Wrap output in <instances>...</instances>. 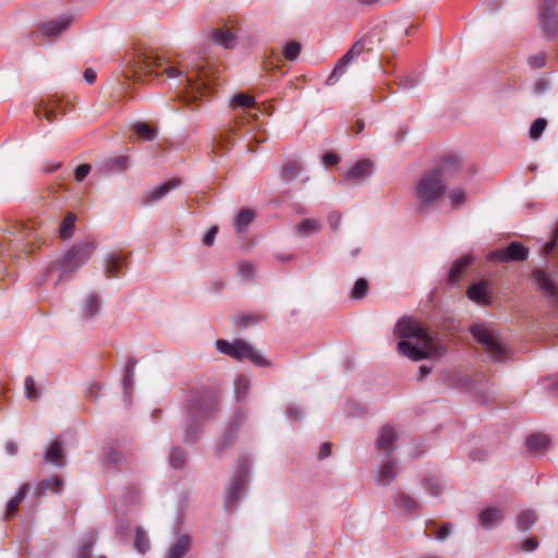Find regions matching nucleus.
Here are the masks:
<instances>
[{
	"label": "nucleus",
	"instance_id": "79ce46f5",
	"mask_svg": "<svg viewBox=\"0 0 558 558\" xmlns=\"http://www.w3.org/2000/svg\"><path fill=\"white\" fill-rule=\"evenodd\" d=\"M24 392L25 397L29 401H36L39 399V391L36 388L35 380L32 376H27L24 380Z\"/></svg>",
	"mask_w": 558,
	"mask_h": 558
},
{
	"label": "nucleus",
	"instance_id": "7ed1b4c3",
	"mask_svg": "<svg viewBox=\"0 0 558 558\" xmlns=\"http://www.w3.org/2000/svg\"><path fill=\"white\" fill-rule=\"evenodd\" d=\"M165 73L169 78L179 77L181 71L170 65V63L159 54L153 51H143L136 53L131 65V74L135 81H143V76L148 74L158 75Z\"/></svg>",
	"mask_w": 558,
	"mask_h": 558
},
{
	"label": "nucleus",
	"instance_id": "dca6fc26",
	"mask_svg": "<svg viewBox=\"0 0 558 558\" xmlns=\"http://www.w3.org/2000/svg\"><path fill=\"white\" fill-rule=\"evenodd\" d=\"M466 295L471 301L482 306L490 305L493 302L488 291V282L484 280L470 286L466 290Z\"/></svg>",
	"mask_w": 558,
	"mask_h": 558
},
{
	"label": "nucleus",
	"instance_id": "de8ad7c7",
	"mask_svg": "<svg viewBox=\"0 0 558 558\" xmlns=\"http://www.w3.org/2000/svg\"><path fill=\"white\" fill-rule=\"evenodd\" d=\"M134 543L137 550L142 554H144L148 549V538L141 529L136 530Z\"/></svg>",
	"mask_w": 558,
	"mask_h": 558
},
{
	"label": "nucleus",
	"instance_id": "393cba45",
	"mask_svg": "<svg viewBox=\"0 0 558 558\" xmlns=\"http://www.w3.org/2000/svg\"><path fill=\"white\" fill-rule=\"evenodd\" d=\"M29 484L25 483L23 484L16 494L8 501L7 509H5V519H10L14 517L17 513L19 506L22 502V500L26 497V495L29 492Z\"/></svg>",
	"mask_w": 558,
	"mask_h": 558
},
{
	"label": "nucleus",
	"instance_id": "338daca9",
	"mask_svg": "<svg viewBox=\"0 0 558 558\" xmlns=\"http://www.w3.org/2000/svg\"><path fill=\"white\" fill-rule=\"evenodd\" d=\"M432 369L430 367L426 366V365H421L420 368H418V379H422L424 377H426L428 374H430Z\"/></svg>",
	"mask_w": 558,
	"mask_h": 558
},
{
	"label": "nucleus",
	"instance_id": "72a5a7b5",
	"mask_svg": "<svg viewBox=\"0 0 558 558\" xmlns=\"http://www.w3.org/2000/svg\"><path fill=\"white\" fill-rule=\"evenodd\" d=\"M301 166L298 161L290 160L286 162L281 169L280 177L284 182H291L299 177Z\"/></svg>",
	"mask_w": 558,
	"mask_h": 558
},
{
	"label": "nucleus",
	"instance_id": "a211bd4d",
	"mask_svg": "<svg viewBox=\"0 0 558 558\" xmlns=\"http://www.w3.org/2000/svg\"><path fill=\"white\" fill-rule=\"evenodd\" d=\"M397 440V433L393 429L392 426L386 425L384 426L378 434L377 440H376V447L378 450L387 452L390 454L395 447L393 444Z\"/></svg>",
	"mask_w": 558,
	"mask_h": 558
},
{
	"label": "nucleus",
	"instance_id": "f8f14e48",
	"mask_svg": "<svg viewBox=\"0 0 558 558\" xmlns=\"http://www.w3.org/2000/svg\"><path fill=\"white\" fill-rule=\"evenodd\" d=\"M217 403L218 395L216 391H203L193 399L189 413L192 420H196L198 416H206L215 411Z\"/></svg>",
	"mask_w": 558,
	"mask_h": 558
},
{
	"label": "nucleus",
	"instance_id": "4468645a",
	"mask_svg": "<svg viewBox=\"0 0 558 558\" xmlns=\"http://www.w3.org/2000/svg\"><path fill=\"white\" fill-rule=\"evenodd\" d=\"M462 168V160L459 156L453 154H448L442 156L438 165L435 168H432L433 171H438L440 178L446 181V179L453 177L460 172Z\"/></svg>",
	"mask_w": 558,
	"mask_h": 558
},
{
	"label": "nucleus",
	"instance_id": "2eb2a0df",
	"mask_svg": "<svg viewBox=\"0 0 558 558\" xmlns=\"http://www.w3.org/2000/svg\"><path fill=\"white\" fill-rule=\"evenodd\" d=\"M539 24L546 36L556 37L558 35V14L555 7L541 5Z\"/></svg>",
	"mask_w": 558,
	"mask_h": 558
},
{
	"label": "nucleus",
	"instance_id": "f257e3e1",
	"mask_svg": "<svg viewBox=\"0 0 558 558\" xmlns=\"http://www.w3.org/2000/svg\"><path fill=\"white\" fill-rule=\"evenodd\" d=\"M395 333L401 338L398 351L412 361L440 357L446 352L440 341L413 318H400Z\"/></svg>",
	"mask_w": 558,
	"mask_h": 558
},
{
	"label": "nucleus",
	"instance_id": "4be33fe9",
	"mask_svg": "<svg viewBox=\"0 0 558 558\" xmlns=\"http://www.w3.org/2000/svg\"><path fill=\"white\" fill-rule=\"evenodd\" d=\"M101 307V301L99 295L97 294H88L86 295L81 305H80V314L84 318H90L99 313Z\"/></svg>",
	"mask_w": 558,
	"mask_h": 558
},
{
	"label": "nucleus",
	"instance_id": "49530a36",
	"mask_svg": "<svg viewBox=\"0 0 558 558\" xmlns=\"http://www.w3.org/2000/svg\"><path fill=\"white\" fill-rule=\"evenodd\" d=\"M546 125H547L546 119H544V118L536 119L530 128V137L532 140H538L542 136Z\"/></svg>",
	"mask_w": 558,
	"mask_h": 558
},
{
	"label": "nucleus",
	"instance_id": "6e6552de",
	"mask_svg": "<svg viewBox=\"0 0 558 558\" xmlns=\"http://www.w3.org/2000/svg\"><path fill=\"white\" fill-rule=\"evenodd\" d=\"M532 281L535 289L550 303H558V282L551 272L544 269H535L532 272Z\"/></svg>",
	"mask_w": 558,
	"mask_h": 558
},
{
	"label": "nucleus",
	"instance_id": "ddd939ff",
	"mask_svg": "<svg viewBox=\"0 0 558 558\" xmlns=\"http://www.w3.org/2000/svg\"><path fill=\"white\" fill-rule=\"evenodd\" d=\"M69 26L70 17H58L43 23L35 35L44 44L51 43L64 33Z\"/></svg>",
	"mask_w": 558,
	"mask_h": 558
},
{
	"label": "nucleus",
	"instance_id": "864d4df0",
	"mask_svg": "<svg viewBox=\"0 0 558 558\" xmlns=\"http://www.w3.org/2000/svg\"><path fill=\"white\" fill-rule=\"evenodd\" d=\"M450 533H451V524L445 523L437 530L435 537L439 541H444L450 535Z\"/></svg>",
	"mask_w": 558,
	"mask_h": 558
},
{
	"label": "nucleus",
	"instance_id": "a19ab883",
	"mask_svg": "<svg viewBox=\"0 0 558 558\" xmlns=\"http://www.w3.org/2000/svg\"><path fill=\"white\" fill-rule=\"evenodd\" d=\"M231 106L242 108H255L256 101L252 95L240 93L233 96V98L231 99Z\"/></svg>",
	"mask_w": 558,
	"mask_h": 558
},
{
	"label": "nucleus",
	"instance_id": "423d86ee",
	"mask_svg": "<svg viewBox=\"0 0 558 558\" xmlns=\"http://www.w3.org/2000/svg\"><path fill=\"white\" fill-rule=\"evenodd\" d=\"M217 350L234 360H248L257 366H268V361L244 340L229 342L223 339L216 341Z\"/></svg>",
	"mask_w": 558,
	"mask_h": 558
},
{
	"label": "nucleus",
	"instance_id": "0e129e2a",
	"mask_svg": "<svg viewBox=\"0 0 558 558\" xmlns=\"http://www.w3.org/2000/svg\"><path fill=\"white\" fill-rule=\"evenodd\" d=\"M113 163L116 165V167L123 170L126 168L128 158L123 157V156L118 157V158L113 159Z\"/></svg>",
	"mask_w": 558,
	"mask_h": 558
},
{
	"label": "nucleus",
	"instance_id": "aec40b11",
	"mask_svg": "<svg viewBox=\"0 0 558 558\" xmlns=\"http://www.w3.org/2000/svg\"><path fill=\"white\" fill-rule=\"evenodd\" d=\"M63 484L59 476L52 475L39 481L35 486L34 493L37 497L44 496L47 493H59L63 488Z\"/></svg>",
	"mask_w": 558,
	"mask_h": 558
},
{
	"label": "nucleus",
	"instance_id": "9b49d317",
	"mask_svg": "<svg viewBox=\"0 0 558 558\" xmlns=\"http://www.w3.org/2000/svg\"><path fill=\"white\" fill-rule=\"evenodd\" d=\"M66 104L68 101H65L63 97L56 94L48 102L40 104L35 109V114L38 119L45 118L49 123H53L58 121L59 116H65Z\"/></svg>",
	"mask_w": 558,
	"mask_h": 558
},
{
	"label": "nucleus",
	"instance_id": "473e14b6",
	"mask_svg": "<svg viewBox=\"0 0 558 558\" xmlns=\"http://www.w3.org/2000/svg\"><path fill=\"white\" fill-rule=\"evenodd\" d=\"M243 486H244V480L241 477H238L232 482L231 486L227 490V496H226L227 508H232L236 504Z\"/></svg>",
	"mask_w": 558,
	"mask_h": 558
},
{
	"label": "nucleus",
	"instance_id": "c03bdc74",
	"mask_svg": "<svg viewBox=\"0 0 558 558\" xmlns=\"http://www.w3.org/2000/svg\"><path fill=\"white\" fill-rule=\"evenodd\" d=\"M170 464L175 469H181L184 466L186 457L183 450L179 448H173L169 456Z\"/></svg>",
	"mask_w": 558,
	"mask_h": 558
},
{
	"label": "nucleus",
	"instance_id": "7c9ffc66",
	"mask_svg": "<svg viewBox=\"0 0 558 558\" xmlns=\"http://www.w3.org/2000/svg\"><path fill=\"white\" fill-rule=\"evenodd\" d=\"M214 43L223 48H232L235 45V36L228 29L218 28L210 35Z\"/></svg>",
	"mask_w": 558,
	"mask_h": 558
},
{
	"label": "nucleus",
	"instance_id": "cd10ccee",
	"mask_svg": "<svg viewBox=\"0 0 558 558\" xmlns=\"http://www.w3.org/2000/svg\"><path fill=\"white\" fill-rule=\"evenodd\" d=\"M191 548V538L187 535L180 536L169 549L167 558H183Z\"/></svg>",
	"mask_w": 558,
	"mask_h": 558
},
{
	"label": "nucleus",
	"instance_id": "20e7f679",
	"mask_svg": "<svg viewBox=\"0 0 558 558\" xmlns=\"http://www.w3.org/2000/svg\"><path fill=\"white\" fill-rule=\"evenodd\" d=\"M446 182L439 177L438 171L426 170L416 182L413 193L421 208L437 204L445 195Z\"/></svg>",
	"mask_w": 558,
	"mask_h": 558
},
{
	"label": "nucleus",
	"instance_id": "ea45409f",
	"mask_svg": "<svg viewBox=\"0 0 558 558\" xmlns=\"http://www.w3.org/2000/svg\"><path fill=\"white\" fill-rule=\"evenodd\" d=\"M536 520L537 515L535 511L524 510L519 514L517 524L521 531H527L534 525Z\"/></svg>",
	"mask_w": 558,
	"mask_h": 558
},
{
	"label": "nucleus",
	"instance_id": "f03ea898",
	"mask_svg": "<svg viewBox=\"0 0 558 558\" xmlns=\"http://www.w3.org/2000/svg\"><path fill=\"white\" fill-rule=\"evenodd\" d=\"M47 240L43 221L37 219L22 221L0 236V255L9 254L12 247L32 253L45 245Z\"/></svg>",
	"mask_w": 558,
	"mask_h": 558
},
{
	"label": "nucleus",
	"instance_id": "1a4fd4ad",
	"mask_svg": "<svg viewBox=\"0 0 558 558\" xmlns=\"http://www.w3.org/2000/svg\"><path fill=\"white\" fill-rule=\"evenodd\" d=\"M70 279V251H66L59 258L52 260L43 275L44 281H53L54 284L68 282Z\"/></svg>",
	"mask_w": 558,
	"mask_h": 558
},
{
	"label": "nucleus",
	"instance_id": "2f4dec72",
	"mask_svg": "<svg viewBox=\"0 0 558 558\" xmlns=\"http://www.w3.org/2000/svg\"><path fill=\"white\" fill-rule=\"evenodd\" d=\"M125 257L121 253H112L106 259V275L108 278L114 277L120 267L124 264Z\"/></svg>",
	"mask_w": 558,
	"mask_h": 558
},
{
	"label": "nucleus",
	"instance_id": "8fccbe9b",
	"mask_svg": "<svg viewBox=\"0 0 558 558\" xmlns=\"http://www.w3.org/2000/svg\"><path fill=\"white\" fill-rule=\"evenodd\" d=\"M59 235L63 240H66L70 236V211L65 214L62 220V223L59 228Z\"/></svg>",
	"mask_w": 558,
	"mask_h": 558
},
{
	"label": "nucleus",
	"instance_id": "bf43d9fd",
	"mask_svg": "<svg viewBox=\"0 0 558 558\" xmlns=\"http://www.w3.org/2000/svg\"><path fill=\"white\" fill-rule=\"evenodd\" d=\"M19 447L17 444L13 440H10L5 444V451L9 456H15L17 453Z\"/></svg>",
	"mask_w": 558,
	"mask_h": 558
},
{
	"label": "nucleus",
	"instance_id": "37998d69",
	"mask_svg": "<svg viewBox=\"0 0 558 558\" xmlns=\"http://www.w3.org/2000/svg\"><path fill=\"white\" fill-rule=\"evenodd\" d=\"M302 46L298 41H290L283 48L282 54L289 61H294L298 59L301 52Z\"/></svg>",
	"mask_w": 558,
	"mask_h": 558
},
{
	"label": "nucleus",
	"instance_id": "58836bf2",
	"mask_svg": "<svg viewBox=\"0 0 558 558\" xmlns=\"http://www.w3.org/2000/svg\"><path fill=\"white\" fill-rule=\"evenodd\" d=\"M396 504L400 509L407 512H414L420 508L418 502L413 497L404 493H400L398 495Z\"/></svg>",
	"mask_w": 558,
	"mask_h": 558
},
{
	"label": "nucleus",
	"instance_id": "6e6d98bb",
	"mask_svg": "<svg viewBox=\"0 0 558 558\" xmlns=\"http://www.w3.org/2000/svg\"><path fill=\"white\" fill-rule=\"evenodd\" d=\"M186 83L191 89L189 92L187 100H192V99L195 100L197 98L196 93H199L201 86H198V85L194 86V84L192 82V77H190L189 75L186 76Z\"/></svg>",
	"mask_w": 558,
	"mask_h": 558
},
{
	"label": "nucleus",
	"instance_id": "c756f323",
	"mask_svg": "<svg viewBox=\"0 0 558 558\" xmlns=\"http://www.w3.org/2000/svg\"><path fill=\"white\" fill-rule=\"evenodd\" d=\"M256 213L253 209L243 208L234 218V227L239 233H242L254 221Z\"/></svg>",
	"mask_w": 558,
	"mask_h": 558
},
{
	"label": "nucleus",
	"instance_id": "052dcab7",
	"mask_svg": "<svg viewBox=\"0 0 558 558\" xmlns=\"http://www.w3.org/2000/svg\"><path fill=\"white\" fill-rule=\"evenodd\" d=\"M426 485L432 495H438L440 493V485L438 482L426 481Z\"/></svg>",
	"mask_w": 558,
	"mask_h": 558
},
{
	"label": "nucleus",
	"instance_id": "5701e85b",
	"mask_svg": "<svg viewBox=\"0 0 558 558\" xmlns=\"http://www.w3.org/2000/svg\"><path fill=\"white\" fill-rule=\"evenodd\" d=\"M180 184H181V180L178 178H173V179L158 185L149 193L145 203L148 204V203H154L156 201H159L165 195H167L170 191L180 186Z\"/></svg>",
	"mask_w": 558,
	"mask_h": 558
},
{
	"label": "nucleus",
	"instance_id": "a18cd8bd",
	"mask_svg": "<svg viewBox=\"0 0 558 558\" xmlns=\"http://www.w3.org/2000/svg\"><path fill=\"white\" fill-rule=\"evenodd\" d=\"M453 208L461 206L466 201V192L463 189H454L448 194Z\"/></svg>",
	"mask_w": 558,
	"mask_h": 558
},
{
	"label": "nucleus",
	"instance_id": "09e8293b",
	"mask_svg": "<svg viewBox=\"0 0 558 558\" xmlns=\"http://www.w3.org/2000/svg\"><path fill=\"white\" fill-rule=\"evenodd\" d=\"M90 169H92L90 165H88V163H82L78 167H76V169L74 171L75 180L77 182L83 181L88 175V173L90 172Z\"/></svg>",
	"mask_w": 558,
	"mask_h": 558
},
{
	"label": "nucleus",
	"instance_id": "e433bc0d",
	"mask_svg": "<svg viewBox=\"0 0 558 558\" xmlns=\"http://www.w3.org/2000/svg\"><path fill=\"white\" fill-rule=\"evenodd\" d=\"M133 130L138 136V138L143 141H153L157 135V129L150 126L145 122H136L133 125Z\"/></svg>",
	"mask_w": 558,
	"mask_h": 558
},
{
	"label": "nucleus",
	"instance_id": "3c124183",
	"mask_svg": "<svg viewBox=\"0 0 558 558\" xmlns=\"http://www.w3.org/2000/svg\"><path fill=\"white\" fill-rule=\"evenodd\" d=\"M219 231L218 226H213L208 232L203 236V244L206 246H211L215 242L216 235Z\"/></svg>",
	"mask_w": 558,
	"mask_h": 558
},
{
	"label": "nucleus",
	"instance_id": "0eeeda50",
	"mask_svg": "<svg viewBox=\"0 0 558 558\" xmlns=\"http://www.w3.org/2000/svg\"><path fill=\"white\" fill-rule=\"evenodd\" d=\"M375 45V37L372 34L364 35L361 39H359L348 51L347 53L339 59L333 71L327 77L326 84L331 86L336 84L339 77L345 72L347 66L360 57L365 51H372Z\"/></svg>",
	"mask_w": 558,
	"mask_h": 558
},
{
	"label": "nucleus",
	"instance_id": "5fc2aeb1",
	"mask_svg": "<svg viewBox=\"0 0 558 558\" xmlns=\"http://www.w3.org/2000/svg\"><path fill=\"white\" fill-rule=\"evenodd\" d=\"M538 546V541L536 537H529L526 538L522 545H521V549L524 550V551H533L534 549H536Z\"/></svg>",
	"mask_w": 558,
	"mask_h": 558
},
{
	"label": "nucleus",
	"instance_id": "4d7b16f0",
	"mask_svg": "<svg viewBox=\"0 0 558 558\" xmlns=\"http://www.w3.org/2000/svg\"><path fill=\"white\" fill-rule=\"evenodd\" d=\"M339 161H340V157L336 153H326L323 156V162L325 163V166H335Z\"/></svg>",
	"mask_w": 558,
	"mask_h": 558
},
{
	"label": "nucleus",
	"instance_id": "f3484780",
	"mask_svg": "<svg viewBox=\"0 0 558 558\" xmlns=\"http://www.w3.org/2000/svg\"><path fill=\"white\" fill-rule=\"evenodd\" d=\"M373 172V163L369 160L356 162L345 174L344 181L350 184H356L361 180L369 177Z\"/></svg>",
	"mask_w": 558,
	"mask_h": 558
},
{
	"label": "nucleus",
	"instance_id": "4c0bfd02",
	"mask_svg": "<svg viewBox=\"0 0 558 558\" xmlns=\"http://www.w3.org/2000/svg\"><path fill=\"white\" fill-rule=\"evenodd\" d=\"M369 291V283L365 278H359L349 294L351 300H362Z\"/></svg>",
	"mask_w": 558,
	"mask_h": 558
},
{
	"label": "nucleus",
	"instance_id": "bb28decb",
	"mask_svg": "<svg viewBox=\"0 0 558 558\" xmlns=\"http://www.w3.org/2000/svg\"><path fill=\"white\" fill-rule=\"evenodd\" d=\"M472 263L473 257L470 255L462 256L456 260L448 274V281L451 283L457 282Z\"/></svg>",
	"mask_w": 558,
	"mask_h": 558
},
{
	"label": "nucleus",
	"instance_id": "13d9d810",
	"mask_svg": "<svg viewBox=\"0 0 558 558\" xmlns=\"http://www.w3.org/2000/svg\"><path fill=\"white\" fill-rule=\"evenodd\" d=\"M330 453H331V444L329 441L322 444V446L319 448V452H318V458L325 459V458L329 457Z\"/></svg>",
	"mask_w": 558,
	"mask_h": 558
},
{
	"label": "nucleus",
	"instance_id": "9d476101",
	"mask_svg": "<svg viewBox=\"0 0 558 558\" xmlns=\"http://www.w3.org/2000/svg\"><path fill=\"white\" fill-rule=\"evenodd\" d=\"M529 257V248L521 242L513 241L509 243L505 248L496 250L488 255V259L492 262L510 263V262H523Z\"/></svg>",
	"mask_w": 558,
	"mask_h": 558
},
{
	"label": "nucleus",
	"instance_id": "c85d7f7f",
	"mask_svg": "<svg viewBox=\"0 0 558 558\" xmlns=\"http://www.w3.org/2000/svg\"><path fill=\"white\" fill-rule=\"evenodd\" d=\"M45 461L54 465H62L63 451L62 445L59 440L50 442L49 447L45 451Z\"/></svg>",
	"mask_w": 558,
	"mask_h": 558
},
{
	"label": "nucleus",
	"instance_id": "f704fd0d",
	"mask_svg": "<svg viewBox=\"0 0 558 558\" xmlns=\"http://www.w3.org/2000/svg\"><path fill=\"white\" fill-rule=\"evenodd\" d=\"M263 319V316L259 314L253 313H241L234 316L233 323L239 328H246L251 325H256Z\"/></svg>",
	"mask_w": 558,
	"mask_h": 558
},
{
	"label": "nucleus",
	"instance_id": "412c9836",
	"mask_svg": "<svg viewBox=\"0 0 558 558\" xmlns=\"http://www.w3.org/2000/svg\"><path fill=\"white\" fill-rule=\"evenodd\" d=\"M525 446L530 453H544L550 446V438L542 433L532 434L526 438Z\"/></svg>",
	"mask_w": 558,
	"mask_h": 558
},
{
	"label": "nucleus",
	"instance_id": "39448f33",
	"mask_svg": "<svg viewBox=\"0 0 558 558\" xmlns=\"http://www.w3.org/2000/svg\"><path fill=\"white\" fill-rule=\"evenodd\" d=\"M471 333L493 361L502 362L507 359L508 348L494 330L483 325H474L471 327Z\"/></svg>",
	"mask_w": 558,
	"mask_h": 558
},
{
	"label": "nucleus",
	"instance_id": "6ab92c4d",
	"mask_svg": "<svg viewBox=\"0 0 558 558\" xmlns=\"http://www.w3.org/2000/svg\"><path fill=\"white\" fill-rule=\"evenodd\" d=\"M94 252V243L86 241L72 246V269L84 265Z\"/></svg>",
	"mask_w": 558,
	"mask_h": 558
},
{
	"label": "nucleus",
	"instance_id": "a878e982",
	"mask_svg": "<svg viewBox=\"0 0 558 558\" xmlns=\"http://www.w3.org/2000/svg\"><path fill=\"white\" fill-rule=\"evenodd\" d=\"M504 519L502 511L498 508H486L478 515V522L484 529H489Z\"/></svg>",
	"mask_w": 558,
	"mask_h": 558
},
{
	"label": "nucleus",
	"instance_id": "774afa93",
	"mask_svg": "<svg viewBox=\"0 0 558 558\" xmlns=\"http://www.w3.org/2000/svg\"><path fill=\"white\" fill-rule=\"evenodd\" d=\"M534 88L537 94H542L547 89V83L545 81H538L536 82Z\"/></svg>",
	"mask_w": 558,
	"mask_h": 558
},
{
	"label": "nucleus",
	"instance_id": "603ef678",
	"mask_svg": "<svg viewBox=\"0 0 558 558\" xmlns=\"http://www.w3.org/2000/svg\"><path fill=\"white\" fill-rule=\"evenodd\" d=\"M239 274L242 278L248 280L254 275V266L251 264H242L239 267Z\"/></svg>",
	"mask_w": 558,
	"mask_h": 558
},
{
	"label": "nucleus",
	"instance_id": "c9c22d12",
	"mask_svg": "<svg viewBox=\"0 0 558 558\" xmlns=\"http://www.w3.org/2000/svg\"><path fill=\"white\" fill-rule=\"evenodd\" d=\"M320 229V223L318 220L313 218H307L301 223L295 226V231L302 236H307L310 234L318 232Z\"/></svg>",
	"mask_w": 558,
	"mask_h": 558
},
{
	"label": "nucleus",
	"instance_id": "69168bd1",
	"mask_svg": "<svg viewBox=\"0 0 558 558\" xmlns=\"http://www.w3.org/2000/svg\"><path fill=\"white\" fill-rule=\"evenodd\" d=\"M340 220H341V217L338 214H333L329 217V221H330L332 229H335V230L338 229Z\"/></svg>",
	"mask_w": 558,
	"mask_h": 558
},
{
	"label": "nucleus",
	"instance_id": "680f3d73",
	"mask_svg": "<svg viewBox=\"0 0 558 558\" xmlns=\"http://www.w3.org/2000/svg\"><path fill=\"white\" fill-rule=\"evenodd\" d=\"M84 80L88 83V84H92L95 82L96 80V72L93 70V69H86L84 71Z\"/></svg>",
	"mask_w": 558,
	"mask_h": 558
},
{
	"label": "nucleus",
	"instance_id": "e2e57ef3",
	"mask_svg": "<svg viewBox=\"0 0 558 558\" xmlns=\"http://www.w3.org/2000/svg\"><path fill=\"white\" fill-rule=\"evenodd\" d=\"M557 235H558V231H556L555 238L553 240L548 241L544 245L543 251H544L545 254H549L554 250V247L556 246V238H557Z\"/></svg>",
	"mask_w": 558,
	"mask_h": 558
},
{
	"label": "nucleus",
	"instance_id": "b1692460",
	"mask_svg": "<svg viewBox=\"0 0 558 558\" xmlns=\"http://www.w3.org/2000/svg\"><path fill=\"white\" fill-rule=\"evenodd\" d=\"M398 474V468L395 461L390 460L384 463L376 476V481L379 485L391 484Z\"/></svg>",
	"mask_w": 558,
	"mask_h": 558
}]
</instances>
